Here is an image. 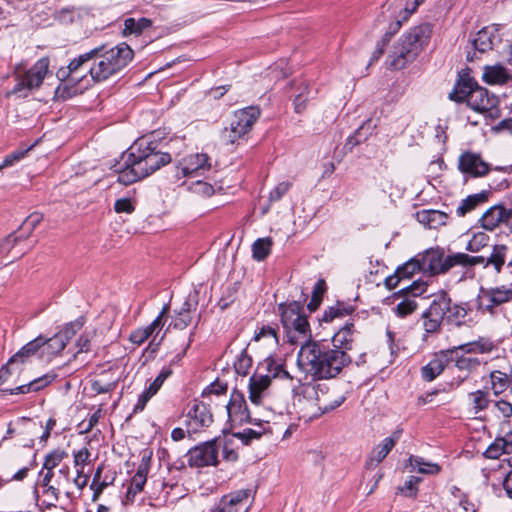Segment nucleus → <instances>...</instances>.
<instances>
[{"mask_svg":"<svg viewBox=\"0 0 512 512\" xmlns=\"http://www.w3.org/2000/svg\"><path fill=\"white\" fill-rule=\"evenodd\" d=\"M298 365L315 380L336 378L352 359L344 350L334 349L324 341L307 343L300 348Z\"/></svg>","mask_w":512,"mask_h":512,"instance_id":"obj_1","label":"nucleus"},{"mask_svg":"<svg viewBox=\"0 0 512 512\" xmlns=\"http://www.w3.org/2000/svg\"><path fill=\"white\" fill-rule=\"evenodd\" d=\"M431 35L432 26L428 23L417 25L404 33L388 56V66L395 70L405 68L429 43Z\"/></svg>","mask_w":512,"mask_h":512,"instance_id":"obj_2","label":"nucleus"},{"mask_svg":"<svg viewBox=\"0 0 512 512\" xmlns=\"http://www.w3.org/2000/svg\"><path fill=\"white\" fill-rule=\"evenodd\" d=\"M92 58L89 74L94 82H103L119 74L133 59L134 53L129 45L121 43L109 50L97 47Z\"/></svg>","mask_w":512,"mask_h":512,"instance_id":"obj_3","label":"nucleus"},{"mask_svg":"<svg viewBox=\"0 0 512 512\" xmlns=\"http://www.w3.org/2000/svg\"><path fill=\"white\" fill-rule=\"evenodd\" d=\"M278 312L288 343L299 345L301 348L314 341L304 306L300 302L281 303L278 305Z\"/></svg>","mask_w":512,"mask_h":512,"instance_id":"obj_4","label":"nucleus"},{"mask_svg":"<svg viewBox=\"0 0 512 512\" xmlns=\"http://www.w3.org/2000/svg\"><path fill=\"white\" fill-rule=\"evenodd\" d=\"M41 479L35 488L36 504L40 511L55 508L60 498L61 491L70 484V469L62 466L57 474L40 472Z\"/></svg>","mask_w":512,"mask_h":512,"instance_id":"obj_5","label":"nucleus"},{"mask_svg":"<svg viewBox=\"0 0 512 512\" xmlns=\"http://www.w3.org/2000/svg\"><path fill=\"white\" fill-rule=\"evenodd\" d=\"M496 349V344L490 338L479 337L448 350H455L451 353V362L455 363L458 370L472 373L485 363L480 355L490 354Z\"/></svg>","mask_w":512,"mask_h":512,"instance_id":"obj_6","label":"nucleus"},{"mask_svg":"<svg viewBox=\"0 0 512 512\" xmlns=\"http://www.w3.org/2000/svg\"><path fill=\"white\" fill-rule=\"evenodd\" d=\"M456 266L470 270L476 265L483 264L485 268L492 267L496 274L503 271L512 276V250L504 244H496L488 258L483 256H470L466 253H454Z\"/></svg>","mask_w":512,"mask_h":512,"instance_id":"obj_7","label":"nucleus"},{"mask_svg":"<svg viewBox=\"0 0 512 512\" xmlns=\"http://www.w3.org/2000/svg\"><path fill=\"white\" fill-rule=\"evenodd\" d=\"M132 159L143 171L144 177L167 165L171 161L170 154L157 150L156 144L146 138L138 139L129 149Z\"/></svg>","mask_w":512,"mask_h":512,"instance_id":"obj_8","label":"nucleus"},{"mask_svg":"<svg viewBox=\"0 0 512 512\" xmlns=\"http://www.w3.org/2000/svg\"><path fill=\"white\" fill-rule=\"evenodd\" d=\"M259 110L255 107H247L236 111L229 123L220 134L224 145L238 144L245 137L259 117Z\"/></svg>","mask_w":512,"mask_h":512,"instance_id":"obj_9","label":"nucleus"},{"mask_svg":"<svg viewBox=\"0 0 512 512\" xmlns=\"http://www.w3.org/2000/svg\"><path fill=\"white\" fill-rule=\"evenodd\" d=\"M447 304L446 292L442 291L435 295L429 307L422 313L421 320L424 330L422 339L424 341L440 334L445 319V311L448 309Z\"/></svg>","mask_w":512,"mask_h":512,"instance_id":"obj_10","label":"nucleus"},{"mask_svg":"<svg viewBox=\"0 0 512 512\" xmlns=\"http://www.w3.org/2000/svg\"><path fill=\"white\" fill-rule=\"evenodd\" d=\"M512 302V284L482 289L477 297V309L482 314L496 316L504 304Z\"/></svg>","mask_w":512,"mask_h":512,"instance_id":"obj_11","label":"nucleus"},{"mask_svg":"<svg viewBox=\"0 0 512 512\" xmlns=\"http://www.w3.org/2000/svg\"><path fill=\"white\" fill-rule=\"evenodd\" d=\"M50 60L48 57H42L34 65L23 72L19 66L16 67V84L12 93H21L23 91H33L41 87L44 79L49 73Z\"/></svg>","mask_w":512,"mask_h":512,"instance_id":"obj_12","label":"nucleus"},{"mask_svg":"<svg viewBox=\"0 0 512 512\" xmlns=\"http://www.w3.org/2000/svg\"><path fill=\"white\" fill-rule=\"evenodd\" d=\"M422 269V273L435 276L448 272L456 267L454 253L445 255L443 249L430 248L416 255Z\"/></svg>","mask_w":512,"mask_h":512,"instance_id":"obj_13","label":"nucleus"},{"mask_svg":"<svg viewBox=\"0 0 512 512\" xmlns=\"http://www.w3.org/2000/svg\"><path fill=\"white\" fill-rule=\"evenodd\" d=\"M213 423V415L208 404L194 400L188 409L185 425L188 434L205 431Z\"/></svg>","mask_w":512,"mask_h":512,"instance_id":"obj_14","label":"nucleus"},{"mask_svg":"<svg viewBox=\"0 0 512 512\" xmlns=\"http://www.w3.org/2000/svg\"><path fill=\"white\" fill-rule=\"evenodd\" d=\"M499 99L496 95L489 92L486 88L475 85L468 100V106L481 114L490 118H496L499 115Z\"/></svg>","mask_w":512,"mask_h":512,"instance_id":"obj_15","label":"nucleus"},{"mask_svg":"<svg viewBox=\"0 0 512 512\" xmlns=\"http://www.w3.org/2000/svg\"><path fill=\"white\" fill-rule=\"evenodd\" d=\"M228 421L231 427L242 426L246 423H253V418L247 407L243 393L234 390L226 405Z\"/></svg>","mask_w":512,"mask_h":512,"instance_id":"obj_16","label":"nucleus"},{"mask_svg":"<svg viewBox=\"0 0 512 512\" xmlns=\"http://www.w3.org/2000/svg\"><path fill=\"white\" fill-rule=\"evenodd\" d=\"M188 463L191 467L202 468L218 464V445L216 440L207 441L188 452Z\"/></svg>","mask_w":512,"mask_h":512,"instance_id":"obj_17","label":"nucleus"},{"mask_svg":"<svg viewBox=\"0 0 512 512\" xmlns=\"http://www.w3.org/2000/svg\"><path fill=\"white\" fill-rule=\"evenodd\" d=\"M251 491L238 490L224 495L212 512H248Z\"/></svg>","mask_w":512,"mask_h":512,"instance_id":"obj_18","label":"nucleus"},{"mask_svg":"<svg viewBox=\"0 0 512 512\" xmlns=\"http://www.w3.org/2000/svg\"><path fill=\"white\" fill-rule=\"evenodd\" d=\"M458 168L472 177L485 176L490 170L489 164L480 155L472 152H465L459 157Z\"/></svg>","mask_w":512,"mask_h":512,"instance_id":"obj_19","label":"nucleus"},{"mask_svg":"<svg viewBox=\"0 0 512 512\" xmlns=\"http://www.w3.org/2000/svg\"><path fill=\"white\" fill-rule=\"evenodd\" d=\"M209 156L205 153L190 154L182 158L178 169L183 176L200 175L210 170Z\"/></svg>","mask_w":512,"mask_h":512,"instance_id":"obj_20","label":"nucleus"},{"mask_svg":"<svg viewBox=\"0 0 512 512\" xmlns=\"http://www.w3.org/2000/svg\"><path fill=\"white\" fill-rule=\"evenodd\" d=\"M453 352H455V350L446 349L435 354L434 358L422 367V378L426 381H433L438 377L451 362V353Z\"/></svg>","mask_w":512,"mask_h":512,"instance_id":"obj_21","label":"nucleus"},{"mask_svg":"<svg viewBox=\"0 0 512 512\" xmlns=\"http://www.w3.org/2000/svg\"><path fill=\"white\" fill-rule=\"evenodd\" d=\"M271 384L269 375L255 373L249 379V400L252 404H262L264 398L268 395V389Z\"/></svg>","mask_w":512,"mask_h":512,"instance_id":"obj_22","label":"nucleus"},{"mask_svg":"<svg viewBox=\"0 0 512 512\" xmlns=\"http://www.w3.org/2000/svg\"><path fill=\"white\" fill-rule=\"evenodd\" d=\"M172 374V369L170 366L162 368L158 376L154 379L153 382L150 383L148 388H146L140 395L137 400V403L134 406V412L142 411L148 401L159 391L163 383L167 378H169Z\"/></svg>","mask_w":512,"mask_h":512,"instance_id":"obj_23","label":"nucleus"},{"mask_svg":"<svg viewBox=\"0 0 512 512\" xmlns=\"http://www.w3.org/2000/svg\"><path fill=\"white\" fill-rule=\"evenodd\" d=\"M82 325L83 323L79 320L65 325L59 333L49 339L46 338L45 345H47L52 353L61 352L66 347L71 336L74 335L76 330L80 329Z\"/></svg>","mask_w":512,"mask_h":512,"instance_id":"obj_24","label":"nucleus"},{"mask_svg":"<svg viewBox=\"0 0 512 512\" xmlns=\"http://www.w3.org/2000/svg\"><path fill=\"white\" fill-rule=\"evenodd\" d=\"M503 435L498 436L487 447L484 456L488 459H498L504 454L512 453V429L502 430Z\"/></svg>","mask_w":512,"mask_h":512,"instance_id":"obj_25","label":"nucleus"},{"mask_svg":"<svg viewBox=\"0 0 512 512\" xmlns=\"http://www.w3.org/2000/svg\"><path fill=\"white\" fill-rule=\"evenodd\" d=\"M401 436V431H394L391 436L386 437L380 444L373 448L369 459L367 460V466L373 467L383 461L389 452L393 449L395 444L398 442Z\"/></svg>","mask_w":512,"mask_h":512,"instance_id":"obj_26","label":"nucleus"},{"mask_svg":"<svg viewBox=\"0 0 512 512\" xmlns=\"http://www.w3.org/2000/svg\"><path fill=\"white\" fill-rule=\"evenodd\" d=\"M354 323L346 322L332 337V348L344 350L346 353L352 349L354 342Z\"/></svg>","mask_w":512,"mask_h":512,"instance_id":"obj_27","label":"nucleus"},{"mask_svg":"<svg viewBox=\"0 0 512 512\" xmlns=\"http://www.w3.org/2000/svg\"><path fill=\"white\" fill-rule=\"evenodd\" d=\"M512 79L508 70L500 65H486L483 68L482 80L488 85H504Z\"/></svg>","mask_w":512,"mask_h":512,"instance_id":"obj_28","label":"nucleus"},{"mask_svg":"<svg viewBox=\"0 0 512 512\" xmlns=\"http://www.w3.org/2000/svg\"><path fill=\"white\" fill-rule=\"evenodd\" d=\"M125 167L118 172V182L123 185H130L138 180L145 178L142 170L137 166L131 153L128 152L125 156Z\"/></svg>","mask_w":512,"mask_h":512,"instance_id":"obj_29","label":"nucleus"},{"mask_svg":"<svg viewBox=\"0 0 512 512\" xmlns=\"http://www.w3.org/2000/svg\"><path fill=\"white\" fill-rule=\"evenodd\" d=\"M482 224H509L512 223V207L506 208L498 204L489 208L481 217Z\"/></svg>","mask_w":512,"mask_h":512,"instance_id":"obj_30","label":"nucleus"},{"mask_svg":"<svg viewBox=\"0 0 512 512\" xmlns=\"http://www.w3.org/2000/svg\"><path fill=\"white\" fill-rule=\"evenodd\" d=\"M54 378H55L54 375L46 374V375H43L39 378L32 380L28 384L20 385L13 389H3V390H1V392L4 395H6V394L16 395V394H27L30 392H38L41 389L48 386L54 380Z\"/></svg>","mask_w":512,"mask_h":512,"instance_id":"obj_31","label":"nucleus"},{"mask_svg":"<svg viewBox=\"0 0 512 512\" xmlns=\"http://www.w3.org/2000/svg\"><path fill=\"white\" fill-rule=\"evenodd\" d=\"M45 343L46 338L43 336H38L37 338L24 345L17 353H15L9 359L8 364L25 363L28 359L35 355L37 351L45 345Z\"/></svg>","mask_w":512,"mask_h":512,"instance_id":"obj_32","label":"nucleus"},{"mask_svg":"<svg viewBox=\"0 0 512 512\" xmlns=\"http://www.w3.org/2000/svg\"><path fill=\"white\" fill-rule=\"evenodd\" d=\"M344 401V395L330 392L329 388L326 386V394H322L321 399H318V408L313 412L312 416L317 417L330 412L339 407Z\"/></svg>","mask_w":512,"mask_h":512,"instance_id":"obj_33","label":"nucleus"},{"mask_svg":"<svg viewBox=\"0 0 512 512\" xmlns=\"http://www.w3.org/2000/svg\"><path fill=\"white\" fill-rule=\"evenodd\" d=\"M497 38L498 33L495 28L485 27L476 33L472 40V44L476 50L484 53L492 49Z\"/></svg>","mask_w":512,"mask_h":512,"instance_id":"obj_34","label":"nucleus"},{"mask_svg":"<svg viewBox=\"0 0 512 512\" xmlns=\"http://www.w3.org/2000/svg\"><path fill=\"white\" fill-rule=\"evenodd\" d=\"M96 54L97 50H90L89 52H86L72 59L68 64L67 68H61L58 70L57 77L61 81H64L66 78H71V80H74V78H72V75L76 73L80 69V67H82L85 63L92 61L93 56H95Z\"/></svg>","mask_w":512,"mask_h":512,"instance_id":"obj_35","label":"nucleus"},{"mask_svg":"<svg viewBox=\"0 0 512 512\" xmlns=\"http://www.w3.org/2000/svg\"><path fill=\"white\" fill-rule=\"evenodd\" d=\"M490 386L494 395L499 396L512 387V370L506 373L500 370H493L489 374Z\"/></svg>","mask_w":512,"mask_h":512,"instance_id":"obj_36","label":"nucleus"},{"mask_svg":"<svg viewBox=\"0 0 512 512\" xmlns=\"http://www.w3.org/2000/svg\"><path fill=\"white\" fill-rule=\"evenodd\" d=\"M446 299L448 300V309L445 311V318L448 322L457 326L462 325L470 311L469 305L467 303L452 304L451 298L447 293Z\"/></svg>","mask_w":512,"mask_h":512,"instance_id":"obj_37","label":"nucleus"},{"mask_svg":"<svg viewBox=\"0 0 512 512\" xmlns=\"http://www.w3.org/2000/svg\"><path fill=\"white\" fill-rule=\"evenodd\" d=\"M299 393L316 409L318 408V399L322 394H326V385L318 382H309L298 387Z\"/></svg>","mask_w":512,"mask_h":512,"instance_id":"obj_38","label":"nucleus"},{"mask_svg":"<svg viewBox=\"0 0 512 512\" xmlns=\"http://www.w3.org/2000/svg\"><path fill=\"white\" fill-rule=\"evenodd\" d=\"M148 466L142 463L134 476L132 477L130 484L127 488L126 497L128 500H133L135 496L143 490V487L147 481Z\"/></svg>","mask_w":512,"mask_h":512,"instance_id":"obj_39","label":"nucleus"},{"mask_svg":"<svg viewBox=\"0 0 512 512\" xmlns=\"http://www.w3.org/2000/svg\"><path fill=\"white\" fill-rule=\"evenodd\" d=\"M475 82L471 79H463L456 83L453 90L449 93V98L456 102H464L468 103L469 96L471 92L474 90Z\"/></svg>","mask_w":512,"mask_h":512,"instance_id":"obj_40","label":"nucleus"},{"mask_svg":"<svg viewBox=\"0 0 512 512\" xmlns=\"http://www.w3.org/2000/svg\"><path fill=\"white\" fill-rule=\"evenodd\" d=\"M353 311L354 308L351 305L337 302L335 305L328 307V309L323 312L320 321L324 323H331L336 319H342L345 316L352 314Z\"/></svg>","mask_w":512,"mask_h":512,"instance_id":"obj_41","label":"nucleus"},{"mask_svg":"<svg viewBox=\"0 0 512 512\" xmlns=\"http://www.w3.org/2000/svg\"><path fill=\"white\" fill-rule=\"evenodd\" d=\"M254 425H257V429H251L247 428L244 429L242 432L233 433L232 436L238 438L242 441L244 445L250 444L253 440L260 439L263 434L266 433V429L264 427V422L260 420L253 419ZM265 424H268V422H265Z\"/></svg>","mask_w":512,"mask_h":512,"instance_id":"obj_42","label":"nucleus"},{"mask_svg":"<svg viewBox=\"0 0 512 512\" xmlns=\"http://www.w3.org/2000/svg\"><path fill=\"white\" fill-rule=\"evenodd\" d=\"M409 465L418 473L427 475H436L441 470L437 463H432L422 457L413 455L409 457Z\"/></svg>","mask_w":512,"mask_h":512,"instance_id":"obj_43","label":"nucleus"},{"mask_svg":"<svg viewBox=\"0 0 512 512\" xmlns=\"http://www.w3.org/2000/svg\"><path fill=\"white\" fill-rule=\"evenodd\" d=\"M152 21L148 18H127L124 20L123 35H135L142 34L144 30L151 27Z\"/></svg>","mask_w":512,"mask_h":512,"instance_id":"obj_44","label":"nucleus"},{"mask_svg":"<svg viewBox=\"0 0 512 512\" xmlns=\"http://www.w3.org/2000/svg\"><path fill=\"white\" fill-rule=\"evenodd\" d=\"M492 411L497 418L503 420L501 430H504L505 427L509 429L510 419L512 418V403L506 399H499L494 402Z\"/></svg>","mask_w":512,"mask_h":512,"instance_id":"obj_45","label":"nucleus"},{"mask_svg":"<svg viewBox=\"0 0 512 512\" xmlns=\"http://www.w3.org/2000/svg\"><path fill=\"white\" fill-rule=\"evenodd\" d=\"M272 239L270 237L258 238L252 244V257L260 262L264 261L271 253Z\"/></svg>","mask_w":512,"mask_h":512,"instance_id":"obj_46","label":"nucleus"},{"mask_svg":"<svg viewBox=\"0 0 512 512\" xmlns=\"http://www.w3.org/2000/svg\"><path fill=\"white\" fill-rule=\"evenodd\" d=\"M470 405L475 414L484 411L490 404L489 393L484 390H476L468 395Z\"/></svg>","mask_w":512,"mask_h":512,"instance_id":"obj_47","label":"nucleus"},{"mask_svg":"<svg viewBox=\"0 0 512 512\" xmlns=\"http://www.w3.org/2000/svg\"><path fill=\"white\" fill-rule=\"evenodd\" d=\"M447 215L439 210H421L417 212L419 224H446Z\"/></svg>","mask_w":512,"mask_h":512,"instance_id":"obj_48","label":"nucleus"},{"mask_svg":"<svg viewBox=\"0 0 512 512\" xmlns=\"http://www.w3.org/2000/svg\"><path fill=\"white\" fill-rule=\"evenodd\" d=\"M68 456L62 449H55L46 455L43 463L44 473L56 474L54 469Z\"/></svg>","mask_w":512,"mask_h":512,"instance_id":"obj_49","label":"nucleus"},{"mask_svg":"<svg viewBox=\"0 0 512 512\" xmlns=\"http://www.w3.org/2000/svg\"><path fill=\"white\" fill-rule=\"evenodd\" d=\"M16 426L17 427H13L12 422H10L8 424V428H7L5 436L3 437V440H7V439L12 438V436L14 434H21V433H23L24 429H26L28 431H31L32 429L36 428V424L34 422H32L31 419L26 418V417L19 418L16 421Z\"/></svg>","mask_w":512,"mask_h":512,"instance_id":"obj_50","label":"nucleus"},{"mask_svg":"<svg viewBox=\"0 0 512 512\" xmlns=\"http://www.w3.org/2000/svg\"><path fill=\"white\" fill-rule=\"evenodd\" d=\"M418 308V303L414 298H403L394 308V313L400 317L405 318L411 315Z\"/></svg>","mask_w":512,"mask_h":512,"instance_id":"obj_51","label":"nucleus"},{"mask_svg":"<svg viewBox=\"0 0 512 512\" xmlns=\"http://www.w3.org/2000/svg\"><path fill=\"white\" fill-rule=\"evenodd\" d=\"M397 273L400 274L402 279L411 278L416 272H422L421 266L417 257L408 260L402 266L398 267Z\"/></svg>","mask_w":512,"mask_h":512,"instance_id":"obj_52","label":"nucleus"},{"mask_svg":"<svg viewBox=\"0 0 512 512\" xmlns=\"http://www.w3.org/2000/svg\"><path fill=\"white\" fill-rule=\"evenodd\" d=\"M117 379L105 380L97 378L91 381V390L96 394H104L113 391L117 386Z\"/></svg>","mask_w":512,"mask_h":512,"instance_id":"obj_53","label":"nucleus"},{"mask_svg":"<svg viewBox=\"0 0 512 512\" xmlns=\"http://www.w3.org/2000/svg\"><path fill=\"white\" fill-rule=\"evenodd\" d=\"M489 240L490 238L485 232L475 233L467 243L466 249L473 253L479 252L488 245Z\"/></svg>","mask_w":512,"mask_h":512,"instance_id":"obj_54","label":"nucleus"},{"mask_svg":"<svg viewBox=\"0 0 512 512\" xmlns=\"http://www.w3.org/2000/svg\"><path fill=\"white\" fill-rule=\"evenodd\" d=\"M73 463L76 470H84L85 465L90 463L91 453L88 448L83 447L73 451Z\"/></svg>","mask_w":512,"mask_h":512,"instance_id":"obj_55","label":"nucleus"},{"mask_svg":"<svg viewBox=\"0 0 512 512\" xmlns=\"http://www.w3.org/2000/svg\"><path fill=\"white\" fill-rule=\"evenodd\" d=\"M480 510V504L474 502L468 493L459 499L456 504V511L454 512H477Z\"/></svg>","mask_w":512,"mask_h":512,"instance_id":"obj_56","label":"nucleus"},{"mask_svg":"<svg viewBox=\"0 0 512 512\" xmlns=\"http://www.w3.org/2000/svg\"><path fill=\"white\" fill-rule=\"evenodd\" d=\"M160 487L165 490L164 491V498L166 501H168L169 499L171 501H174L176 499H179L181 498L183 495L181 494L182 493V490L180 489L179 485L177 483H174V484H166L164 482H160L159 483Z\"/></svg>","mask_w":512,"mask_h":512,"instance_id":"obj_57","label":"nucleus"},{"mask_svg":"<svg viewBox=\"0 0 512 512\" xmlns=\"http://www.w3.org/2000/svg\"><path fill=\"white\" fill-rule=\"evenodd\" d=\"M151 331L146 327H140L131 332L129 341L136 345H142L150 336Z\"/></svg>","mask_w":512,"mask_h":512,"instance_id":"obj_58","label":"nucleus"},{"mask_svg":"<svg viewBox=\"0 0 512 512\" xmlns=\"http://www.w3.org/2000/svg\"><path fill=\"white\" fill-rule=\"evenodd\" d=\"M190 189L193 193L201 195V196H211L214 193V188L211 184L197 180L193 182L190 186Z\"/></svg>","mask_w":512,"mask_h":512,"instance_id":"obj_59","label":"nucleus"},{"mask_svg":"<svg viewBox=\"0 0 512 512\" xmlns=\"http://www.w3.org/2000/svg\"><path fill=\"white\" fill-rule=\"evenodd\" d=\"M291 183L283 181L278 183L269 193V201L275 202L280 200L290 189Z\"/></svg>","mask_w":512,"mask_h":512,"instance_id":"obj_60","label":"nucleus"},{"mask_svg":"<svg viewBox=\"0 0 512 512\" xmlns=\"http://www.w3.org/2000/svg\"><path fill=\"white\" fill-rule=\"evenodd\" d=\"M263 338H267L271 340L272 344L277 345L278 344V336H277V330L274 327L271 326H262L259 331L255 335V340L259 341Z\"/></svg>","mask_w":512,"mask_h":512,"instance_id":"obj_61","label":"nucleus"},{"mask_svg":"<svg viewBox=\"0 0 512 512\" xmlns=\"http://www.w3.org/2000/svg\"><path fill=\"white\" fill-rule=\"evenodd\" d=\"M478 201H479V199L476 196H469V197H467L457 207L456 213L459 216L465 215L467 212L473 210L477 206Z\"/></svg>","mask_w":512,"mask_h":512,"instance_id":"obj_62","label":"nucleus"},{"mask_svg":"<svg viewBox=\"0 0 512 512\" xmlns=\"http://www.w3.org/2000/svg\"><path fill=\"white\" fill-rule=\"evenodd\" d=\"M101 417V409H97L93 414L89 416L87 420H84L79 426H84L80 433H89L99 422Z\"/></svg>","mask_w":512,"mask_h":512,"instance_id":"obj_63","label":"nucleus"},{"mask_svg":"<svg viewBox=\"0 0 512 512\" xmlns=\"http://www.w3.org/2000/svg\"><path fill=\"white\" fill-rule=\"evenodd\" d=\"M420 482V479L416 476H410L408 480L405 481L403 487L401 488V492L406 496H415L417 493V485Z\"/></svg>","mask_w":512,"mask_h":512,"instance_id":"obj_64","label":"nucleus"}]
</instances>
